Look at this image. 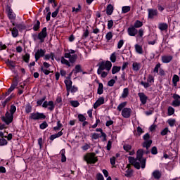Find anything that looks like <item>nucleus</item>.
Returning a JSON list of instances; mask_svg holds the SVG:
<instances>
[{"instance_id":"obj_57","label":"nucleus","mask_w":180,"mask_h":180,"mask_svg":"<svg viewBox=\"0 0 180 180\" xmlns=\"http://www.w3.org/2000/svg\"><path fill=\"white\" fill-rule=\"evenodd\" d=\"M123 44H124V41L123 39L120 40L117 43V49H122Z\"/></svg>"},{"instance_id":"obj_4","label":"nucleus","mask_w":180,"mask_h":180,"mask_svg":"<svg viewBox=\"0 0 180 180\" xmlns=\"http://www.w3.org/2000/svg\"><path fill=\"white\" fill-rule=\"evenodd\" d=\"M7 15L11 20V23L13 26L16 25V22H15V20L16 19V14L13 12V10L11 7H7L6 8Z\"/></svg>"},{"instance_id":"obj_49","label":"nucleus","mask_w":180,"mask_h":180,"mask_svg":"<svg viewBox=\"0 0 180 180\" xmlns=\"http://www.w3.org/2000/svg\"><path fill=\"white\" fill-rule=\"evenodd\" d=\"M15 112H16V106H15L14 105H11V108H10V114L13 115L15 113Z\"/></svg>"},{"instance_id":"obj_55","label":"nucleus","mask_w":180,"mask_h":180,"mask_svg":"<svg viewBox=\"0 0 180 180\" xmlns=\"http://www.w3.org/2000/svg\"><path fill=\"white\" fill-rule=\"evenodd\" d=\"M78 119H79V122H85L86 120V118L82 114H79L78 115Z\"/></svg>"},{"instance_id":"obj_25","label":"nucleus","mask_w":180,"mask_h":180,"mask_svg":"<svg viewBox=\"0 0 180 180\" xmlns=\"http://www.w3.org/2000/svg\"><path fill=\"white\" fill-rule=\"evenodd\" d=\"M13 26H15L16 29H18L20 32H22V30H25L26 29V26L25 25V24H23V22L20 24L15 23V25H13Z\"/></svg>"},{"instance_id":"obj_36","label":"nucleus","mask_w":180,"mask_h":180,"mask_svg":"<svg viewBox=\"0 0 180 180\" xmlns=\"http://www.w3.org/2000/svg\"><path fill=\"white\" fill-rule=\"evenodd\" d=\"M175 113V109L171 106L167 108V115L168 116H172Z\"/></svg>"},{"instance_id":"obj_58","label":"nucleus","mask_w":180,"mask_h":180,"mask_svg":"<svg viewBox=\"0 0 180 180\" xmlns=\"http://www.w3.org/2000/svg\"><path fill=\"white\" fill-rule=\"evenodd\" d=\"M44 101H46V97L42 98L40 100H38L37 103V106H41V105H43V102H44Z\"/></svg>"},{"instance_id":"obj_7","label":"nucleus","mask_w":180,"mask_h":180,"mask_svg":"<svg viewBox=\"0 0 180 180\" xmlns=\"http://www.w3.org/2000/svg\"><path fill=\"white\" fill-rule=\"evenodd\" d=\"M110 68H112V63H110V61L102 62L99 65L98 71H103L104 70L110 71Z\"/></svg>"},{"instance_id":"obj_17","label":"nucleus","mask_w":180,"mask_h":180,"mask_svg":"<svg viewBox=\"0 0 180 180\" xmlns=\"http://www.w3.org/2000/svg\"><path fill=\"white\" fill-rule=\"evenodd\" d=\"M127 32L129 36L134 37L137 33H139V30H137L136 27L131 26L128 28Z\"/></svg>"},{"instance_id":"obj_59","label":"nucleus","mask_w":180,"mask_h":180,"mask_svg":"<svg viewBox=\"0 0 180 180\" xmlns=\"http://www.w3.org/2000/svg\"><path fill=\"white\" fill-rule=\"evenodd\" d=\"M25 112L26 113H30V112H32V105H27L25 106Z\"/></svg>"},{"instance_id":"obj_15","label":"nucleus","mask_w":180,"mask_h":180,"mask_svg":"<svg viewBox=\"0 0 180 180\" xmlns=\"http://www.w3.org/2000/svg\"><path fill=\"white\" fill-rule=\"evenodd\" d=\"M138 96L139 97L140 101L142 103V105H146V103H147L148 97L146 96V95L143 92L139 93Z\"/></svg>"},{"instance_id":"obj_28","label":"nucleus","mask_w":180,"mask_h":180,"mask_svg":"<svg viewBox=\"0 0 180 180\" xmlns=\"http://www.w3.org/2000/svg\"><path fill=\"white\" fill-rule=\"evenodd\" d=\"M97 94H98V95H102V94H103V84L98 83Z\"/></svg>"},{"instance_id":"obj_14","label":"nucleus","mask_w":180,"mask_h":180,"mask_svg":"<svg viewBox=\"0 0 180 180\" xmlns=\"http://www.w3.org/2000/svg\"><path fill=\"white\" fill-rule=\"evenodd\" d=\"M173 58L174 57H172L171 55H164L162 56L161 60L163 64H168L172 61Z\"/></svg>"},{"instance_id":"obj_37","label":"nucleus","mask_w":180,"mask_h":180,"mask_svg":"<svg viewBox=\"0 0 180 180\" xmlns=\"http://www.w3.org/2000/svg\"><path fill=\"white\" fill-rule=\"evenodd\" d=\"M60 61L63 64H65V65H67L68 67H71V63H70V61L67 60L65 58L62 57Z\"/></svg>"},{"instance_id":"obj_33","label":"nucleus","mask_w":180,"mask_h":180,"mask_svg":"<svg viewBox=\"0 0 180 180\" xmlns=\"http://www.w3.org/2000/svg\"><path fill=\"white\" fill-rule=\"evenodd\" d=\"M73 72H75V74H78V72H82V68L81 67V65H77L75 67Z\"/></svg>"},{"instance_id":"obj_44","label":"nucleus","mask_w":180,"mask_h":180,"mask_svg":"<svg viewBox=\"0 0 180 180\" xmlns=\"http://www.w3.org/2000/svg\"><path fill=\"white\" fill-rule=\"evenodd\" d=\"M47 127H49V124H47L46 122H43L39 124V128L41 130H44V129H47Z\"/></svg>"},{"instance_id":"obj_56","label":"nucleus","mask_w":180,"mask_h":180,"mask_svg":"<svg viewBox=\"0 0 180 180\" xmlns=\"http://www.w3.org/2000/svg\"><path fill=\"white\" fill-rule=\"evenodd\" d=\"M6 64L9 67H12V68H15V63H13V61L8 60L6 61Z\"/></svg>"},{"instance_id":"obj_34","label":"nucleus","mask_w":180,"mask_h":180,"mask_svg":"<svg viewBox=\"0 0 180 180\" xmlns=\"http://www.w3.org/2000/svg\"><path fill=\"white\" fill-rule=\"evenodd\" d=\"M50 58L52 61H54V54L53 53L44 56V60H50Z\"/></svg>"},{"instance_id":"obj_20","label":"nucleus","mask_w":180,"mask_h":180,"mask_svg":"<svg viewBox=\"0 0 180 180\" xmlns=\"http://www.w3.org/2000/svg\"><path fill=\"white\" fill-rule=\"evenodd\" d=\"M178 82H179V76L178 75H174L172 77L173 86H178Z\"/></svg>"},{"instance_id":"obj_3","label":"nucleus","mask_w":180,"mask_h":180,"mask_svg":"<svg viewBox=\"0 0 180 180\" xmlns=\"http://www.w3.org/2000/svg\"><path fill=\"white\" fill-rule=\"evenodd\" d=\"M84 160L87 164H96L98 162V157L96 156L95 153H87L84 156Z\"/></svg>"},{"instance_id":"obj_29","label":"nucleus","mask_w":180,"mask_h":180,"mask_svg":"<svg viewBox=\"0 0 180 180\" xmlns=\"http://www.w3.org/2000/svg\"><path fill=\"white\" fill-rule=\"evenodd\" d=\"M158 28L162 32L164 30H167V29H168V25H167V23H160L158 25Z\"/></svg>"},{"instance_id":"obj_31","label":"nucleus","mask_w":180,"mask_h":180,"mask_svg":"<svg viewBox=\"0 0 180 180\" xmlns=\"http://www.w3.org/2000/svg\"><path fill=\"white\" fill-rule=\"evenodd\" d=\"M153 144L152 140L145 141V142L143 144V147H145V148H150V146Z\"/></svg>"},{"instance_id":"obj_2","label":"nucleus","mask_w":180,"mask_h":180,"mask_svg":"<svg viewBox=\"0 0 180 180\" xmlns=\"http://www.w3.org/2000/svg\"><path fill=\"white\" fill-rule=\"evenodd\" d=\"M34 40L36 41L37 39L40 40L41 43H44V39L47 37V27H44L42 30L37 35H33Z\"/></svg>"},{"instance_id":"obj_23","label":"nucleus","mask_w":180,"mask_h":180,"mask_svg":"<svg viewBox=\"0 0 180 180\" xmlns=\"http://www.w3.org/2000/svg\"><path fill=\"white\" fill-rule=\"evenodd\" d=\"M127 105V102H122L118 105V106L117 107V110H118V112H122V110H123V109L126 108Z\"/></svg>"},{"instance_id":"obj_5","label":"nucleus","mask_w":180,"mask_h":180,"mask_svg":"<svg viewBox=\"0 0 180 180\" xmlns=\"http://www.w3.org/2000/svg\"><path fill=\"white\" fill-rule=\"evenodd\" d=\"M154 84V76L153 75H149L148 76L147 82H141V85L145 88V89H147V88H150Z\"/></svg>"},{"instance_id":"obj_50","label":"nucleus","mask_w":180,"mask_h":180,"mask_svg":"<svg viewBox=\"0 0 180 180\" xmlns=\"http://www.w3.org/2000/svg\"><path fill=\"white\" fill-rule=\"evenodd\" d=\"M29 60H30V55L29 53H26L23 56V60L25 63H29Z\"/></svg>"},{"instance_id":"obj_45","label":"nucleus","mask_w":180,"mask_h":180,"mask_svg":"<svg viewBox=\"0 0 180 180\" xmlns=\"http://www.w3.org/2000/svg\"><path fill=\"white\" fill-rule=\"evenodd\" d=\"M130 9L131 8L129 6H123L122 8V13H127V12H130Z\"/></svg>"},{"instance_id":"obj_39","label":"nucleus","mask_w":180,"mask_h":180,"mask_svg":"<svg viewBox=\"0 0 180 180\" xmlns=\"http://www.w3.org/2000/svg\"><path fill=\"white\" fill-rule=\"evenodd\" d=\"M120 66H113L112 68V74H117V72H119L121 70Z\"/></svg>"},{"instance_id":"obj_48","label":"nucleus","mask_w":180,"mask_h":180,"mask_svg":"<svg viewBox=\"0 0 180 180\" xmlns=\"http://www.w3.org/2000/svg\"><path fill=\"white\" fill-rule=\"evenodd\" d=\"M169 133V129L168 127L165 128L162 131L160 132L161 136H166V134H168Z\"/></svg>"},{"instance_id":"obj_24","label":"nucleus","mask_w":180,"mask_h":180,"mask_svg":"<svg viewBox=\"0 0 180 180\" xmlns=\"http://www.w3.org/2000/svg\"><path fill=\"white\" fill-rule=\"evenodd\" d=\"M18 86V83H13L11 84V87L8 89V91L6 93V95H10V94L15 90V88Z\"/></svg>"},{"instance_id":"obj_1","label":"nucleus","mask_w":180,"mask_h":180,"mask_svg":"<svg viewBox=\"0 0 180 180\" xmlns=\"http://www.w3.org/2000/svg\"><path fill=\"white\" fill-rule=\"evenodd\" d=\"M143 150L139 149L136 152V158L131 156L128 158L129 164H131L136 168V169H140L142 168L144 169L146 168V158H143Z\"/></svg>"},{"instance_id":"obj_38","label":"nucleus","mask_w":180,"mask_h":180,"mask_svg":"<svg viewBox=\"0 0 180 180\" xmlns=\"http://www.w3.org/2000/svg\"><path fill=\"white\" fill-rule=\"evenodd\" d=\"M81 4H78L77 7H72V12H75V13H78V12H81Z\"/></svg>"},{"instance_id":"obj_16","label":"nucleus","mask_w":180,"mask_h":180,"mask_svg":"<svg viewBox=\"0 0 180 180\" xmlns=\"http://www.w3.org/2000/svg\"><path fill=\"white\" fill-rule=\"evenodd\" d=\"M105 103V98L100 97L94 104V108L98 109L101 105H103Z\"/></svg>"},{"instance_id":"obj_22","label":"nucleus","mask_w":180,"mask_h":180,"mask_svg":"<svg viewBox=\"0 0 180 180\" xmlns=\"http://www.w3.org/2000/svg\"><path fill=\"white\" fill-rule=\"evenodd\" d=\"M114 9L115 8H113V6L112 4H108L106 8V14L108 15H112V13H113Z\"/></svg>"},{"instance_id":"obj_60","label":"nucleus","mask_w":180,"mask_h":180,"mask_svg":"<svg viewBox=\"0 0 180 180\" xmlns=\"http://www.w3.org/2000/svg\"><path fill=\"white\" fill-rule=\"evenodd\" d=\"M123 148L125 151H130L131 150V146L129 144L124 145Z\"/></svg>"},{"instance_id":"obj_47","label":"nucleus","mask_w":180,"mask_h":180,"mask_svg":"<svg viewBox=\"0 0 180 180\" xmlns=\"http://www.w3.org/2000/svg\"><path fill=\"white\" fill-rule=\"evenodd\" d=\"M110 60L112 63H116V52H113L110 57Z\"/></svg>"},{"instance_id":"obj_11","label":"nucleus","mask_w":180,"mask_h":180,"mask_svg":"<svg viewBox=\"0 0 180 180\" xmlns=\"http://www.w3.org/2000/svg\"><path fill=\"white\" fill-rule=\"evenodd\" d=\"M44 54H46L45 49H38L37 51V53H35L34 57H35V61H39V59L41 58V57H44Z\"/></svg>"},{"instance_id":"obj_51","label":"nucleus","mask_w":180,"mask_h":180,"mask_svg":"<svg viewBox=\"0 0 180 180\" xmlns=\"http://www.w3.org/2000/svg\"><path fill=\"white\" fill-rule=\"evenodd\" d=\"M112 37H113V34H112L111 32H108L105 35V39L106 40H108V41H109V40H110Z\"/></svg>"},{"instance_id":"obj_35","label":"nucleus","mask_w":180,"mask_h":180,"mask_svg":"<svg viewBox=\"0 0 180 180\" xmlns=\"http://www.w3.org/2000/svg\"><path fill=\"white\" fill-rule=\"evenodd\" d=\"M170 127H174L175 126V123H176V120L175 119L170 118L167 122Z\"/></svg>"},{"instance_id":"obj_10","label":"nucleus","mask_w":180,"mask_h":180,"mask_svg":"<svg viewBox=\"0 0 180 180\" xmlns=\"http://www.w3.org/2000/svg\"><path fill=\"white\" fill-rule=\"evenodd\" d=\"M42 108H48L49 110L53 111L54 110V108H56V106L54 105V102L51 101H44V103H42Z\"/></svg>"},{"instance_id":"obj_43","label":"nucleus","mask_w":180,"mask_h":180,"mask_svg":"<svg viewBox=\"0 0 180 180\" xmlns=\"http://www.w3.org/2000/svg\"><path fill=\"white\" fill-rule=\"evenodd\" d=\"M161 68V63H158L155 66V68H154V69H153V72L155 73V74H158V71H160V69Z\"/></svg>"},{"instance_id":"obj_40","label":"nucleus","mask_w":180,"mask_h":180,"mask_svg":"<svg viewBox=\"0 0 180 180\" xmlns=\"http://www.w3.org/2000/svg\"><path fill=\"white\" fill-rule=\"evenodd\" d=\"M97 74L101 75L102 78H106L108 77V72H103V70H97Z\"/></svg>"},{"instance_id":"obj_52","label":"nucleus","mask_w":180,"mask_h":180,"mask_svg":"<svg viewBox=\"0 0 180 180\" xmlns=\"http://www.w3.org/2000/svg\"><path fill=\"white\" fill-rule=\"evenodd\" d=\"M136 136H141V134H143V133H144V131H143V129H141V127H138L137 129H136Z\"/></svg>"},{"instance_id":"obj_6","label":"nucleus","mask_w":180,"mask_h":180,"mask_svg":"<svg viewBox=\"0 0 180 180\" xmlns=\"http://www.w3.org/2000/svg\"><path fill=\"white\" fill-rule=\"evenodd\" d=\"M69 52H67L65 53L64 57L65 58H68L70 63H75V60H77V55H75V51L70 49L68 51ZM74 54V55H71Z\"/></svg>"},{"instance_id":"obj_54","label":"nucleus","mask_w":180,"mask_h":180,"mask_svg":"<svg viewBox=\"0 0 180 180\" xmlns=\"http://www.w3.org/2000/svg\"><path fill=\"white\" fill-rule=\"evenodd\" d=\"M8 144V141L6 139L1 138L0 139V146H6Z\"/></svg>"},{"instance_id":"obj_61","label":"nucleus","mask_w":180,"mask_h":180,"mask_svg":"<svg viewBox=\"0 0 180 180\" xmlns=\"http://www.w3.org/2000/svg\"><path fill=\"white\" fill-rule=\"evenodd\" d=\"M151 153L155 155L156 154H158V150L157 149V147L154 146L151 149Z\"/></svg>"},{"instance_id":"obj_8","label":"nucleus","mask_w":180,"mask_h":180,"mask_svg":"<svg viewBox=\"0 0 180 180\" xmlns=\"http://www.w3.org/2000/svg\"><path fill=\"white\" fill-rule=\"evenodd\" d=\"M46 116L41 112H32L30 115V119L32 120H41V119H45Z\"/></svg>"},{"instance_id":"obj_19","label":"nucleus","mask_w":180,"mask_h":180,"mask_svg":"<svg viewBox=\"0 0 180 180\" xmlns=\"http://www.w3.org/2000/svg\"><path fill=\"white\" fill-rule=\"evenodd\" d=\"M161 172H160V170H155L152 173L153 178L156 180L160 179V178H161Z\"/></svg>"},{"instance_id":"obj_62","label":"nucleus","mask_w":180,"mask_h":180,"mask_svg":"<svg viewBox=\"0 0 180 180\" xmlns=\"http://www.w3.org/2000/svg\"><path fill=\"white\" fill-rule=\"evenodd\" d=\"M91 146H89V144L88 143H85L82 147V149L84 150V151H86V150H89V148Z\"/></svg>"},{"instance_id":"obj_12","label":"nucleus","mask_w":180,"mask_h":180,"mask_svg":"<svg viewBox=\"0 0 180 180\" xmlns=\"http://www.w3.org/2000/svg\"><path fill=\"white\" fill-rule=\"evenodd\" d=\"M131 115V108H124L122 110V116L124 117V119H129Z\"/></svg>"},{"instance_id":"obj_42","label":"nucleus","mask_w":180,"mask_h":180,"mask_svg":"<svg viewBox=\"0 0 180 180\" xmlns=\"http://www.w3.org/2000/svg\"><path fill=\"white\" fill-rule=\"evenodd\" d=\"M39 29H40V21L37 20V22L33 26V30H34V32H37Z\"/></svg>"},{"instance_id":"obj_64","label":"nucleus","mask_w":180,"mask_h":180,"mask_svg":"<svg viewBox=\"0 0 180 180\" xmlns=\"http://www.w3.org/2000/svg\"><path fill=\"white\" fill-rule=\"evenodd\" d=\"M96 178L97 180H105V179L103 178V175H102V174L101 173L97 174Z\"/></svg>"},{"instance_id":"obj_13","label":"nucleus","mask_w":180,"mask_h":180,"mask_svg":"<svg viewBox=\"0 0 180 180\" xmlns=\"http://www.w3.org/2000/svg\"><path fill=\"white\" fill-rule=\"evenodd\" d=\"M148 18L149 19H154V18H155V16L158 15V11L154 8H148Z\"/></svg>"},{"instance_id":"obj_21","label":"nucleus","mask_w":180,"mask_h":180,"mask_svg":"<svg viewBox=\"0 0 180 180\" xmlns=\"http://www.w3.org/2000/svg\"><path fill=\"white\" fill-rule=\"evenodd\" d=\"M141 68V63L134 62L132 63V70L133 71H139Z\"/></svg>"},{"instance_id":"obj_26","label":"nucleus","mask_w":180,"mask_h":180,"mask_svg":"<svg viewBox=\"0 0 180 180\" xmlns=\"http://www.w3.org/2000/svg\"><path fill=\"white\" fill-rule=\"evenodd\" d=\"M11 34L13 37H18L19 36V31L18 30V28H16V27H14L11 30Z\"/></svg>"},{"instance_id":"obj_27","label":"nucleus","mask_w":180,"mask_h":180,"mask_svg":"<svg viewBox=\"0 0 180 180\" xmlns=\"http://www.w3.org/2000/svg\"><path fill=\"white\" fill-rule=\"evenodd\" d=\"M135 50H136V53H138V54H143V46H141L139 44L135 45Z\"/></svg>"},{"instance_id":"obj_63","label":"nucleus","mask_w":180,"mask_h":180,"mask_svg":"<svg viewBox=\"0 0 180 180\" xmlns=\"http://www.w3.org/2000/svg\"><path fill=\"white\" fill-rule=\"evenodd\" d=\"M113 27V20H110L108 22V29H112Z\"/></svg>"},{"instance_id":"obj_46","label":"nucleus","mask_w":180,"mask_h":180,"mask_svg":"<svg viewBox=\"0 0 180 180\" xmlns=\"http://www.w3.org/2000/svg\"><path fill=\"white\" fill-rule=\"evenodd\" d=\"M172 106H174V108H177L178 106H180V100H174L172 103Z\"/></svg>"},{"instance_id":"obj_9","label":"nucleus","mask_w":180,"mask_h":180,"mask_svg":"<svg viewBox=\"0 0 180 180\" xmlns=\"http://www.w3.org/2000/svg\"><path fill=\"white\" fill-rule=\"evenodd\" d=\"M2 120L6 123V124H10L13 122V115L10 114L9 112H6L5 116L2 117Z\"/></svg>"},{"instance_id":"obj_41","label":"nucleus","mask_w":180,"mask_h":180,"mask_svg":"<svg viewBox=\"0 0 180 180\" xmlns=\"http://www.w3.org/2000/svg\"><path fill=\"white\" fill-rule=\"evenodd\" d=\"M70 103L73 108H78L79 106V102L78 101H70Z\"/></svg>"},{"instance_id":"obj_32","label":"nucleus","mask_w":180,"mask_h":180,"mask_svg":"<svg viewBox=\"0 0 180 180\" xmlns=\"http://www.w3.org/2000/svg\"><path fill=\"white\" fill-rule=\"evenodd\" d=\"M129 96V89L128 88H124L123 89L121 98H127Z\"/></svg>"},{"instance_id":"obj_18","label":"nucleus","mask_w":180,"mask_h":180,"mask_svg":"<svg viewBox=\"0 0 180 180\" xmlns=\"http://www.w3.org/2000/svg\"><path fill=\"white\" fill-rule=\"evenodd\" d=\"M65 84L66 86L67 92H70V89L72 86V81H71L70 79H67L65 80Z\"/></svg>"},{"instance_id":"obj_30","label":"nucleus","mask_w":180,"mask_h":180,"mask_svg":"<svg viewBox=\"0 0 180 180\" xmlns=\"http://www.w3.org/2000/svg\"><path fill=\"white\" fill-rule=\"evenodd\" d=\"M133 27H134L135 29H139V27H143V22L137 20L135 21Z\"/></svg>"},{"instance_id":"obj_53","label":"nucleus","mask_w":180,"mask_h":180,"mask_svg":"<svg viewBox=\"0 0 180 180\" xmlns=\"http://www.w3.org/2000/svg\"><path fill=\"white\" fill-rule=\"evenodd\" d=\"M77 91H78V87L75 86H72L70 89V92H71L72 94H75V92H77Z\"/></svg>"}]
</instances>
